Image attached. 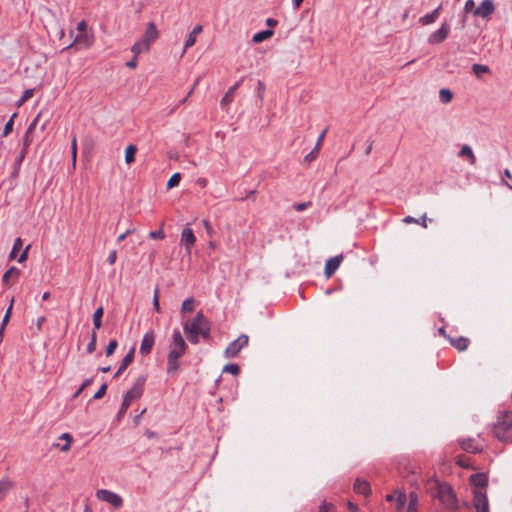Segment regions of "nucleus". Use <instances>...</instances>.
I'll use <instances>...</instances> for the list:
<instances>
[{
    "label": "nucleus",
    "mask_w": 512,
    "mask_h": 512,
    "mask_svg": "<svg viewBox=\"0 0 512 512\" xmlns=\"http://www.w3.org/2000/svg\"><path fill=\"white\" fill-rule=\"evenodd\" d=\"M429 485L431 496L439 501L444 510L455 511L458 509V499L451 485L438 480L432 481Z\"/></svg>",
    "instance_id": "1"
},
{
    "label": "nucleus",
    "mask_w": 512,
    "mask_h": 512,
    "mask_svg": "<svg viewBox=\"0 0 512 512\" xmlns=\"http://www.w3.org/2000/svg\"><path fill=\"white\" fill-rule=\"evenodd\" d=\"M183 329L192 344L199 343L200 336L208 338L210 335V323L201 312L191 322H185Z\"/></svg>",
    "instance_id": "2"
},
{
    "label": "nucleus",
    "mask_w": 512,
    "mask_h": 512,
    "mask_svg": "<svg viewBox=\"0 0 512 512\" xmlns=\"http://www.w3.org/2000/svg\"><path fill=\"white\" fill-rule=\"evenodd\" d=\"M186 348L187 345L181 332L179 331V329H174L172 333V340L169 344V353L167 360L168 373H174L179 369L178 359L184 355Z\"/></svg>",
    "instance_id": "3"
},
{
    "label": "nucleus",
    "mask_w": 512,
    "mask_h": 512,
    "mask_svg": "<svg viewBox=\"0 0 512 512\" xmlns=\"http://www.w3.org/2000/svg\"><path fill=\"white\" fill-rule=\"evenodd\" d=\"M159 37V31L153 22L147 24L146 30L142 37L133 44L131 51L134 55L139 56L142 53H147L154 41Z\"/></svg>",
    "instance_id": "4"
},
{
    "label": "nucleus",
    "mask_w": 512,
    "mask_h": 512,
    "mask_svg": "<svg viewBox=\"0 0 512 512\" xmlns=\"http://www.w3.org/2000/svg\"><path fill=\"white\" fill-rule=\"evenodd\" d=\"M495 436L503 442H512V413L505 412L494 427Z\"/></svg>",
    "instance_id": "5"
},
{
    "label": "nucleus",
    "mask_w": 512,
    "mask_h": 512,
    "mask_svg": "<svg viewBox=\"0 0 512 512\" xmlns=\"http://www.w3.org/2000/svg\"><path fill=\"white\" fill-rule=\"evenodd\" d=\"M144 383H145V378L139 377L136 380L133 387L126 393V395L124 396L123 402L121 404L120 410H119V416L126 413L127 409L132 404V402L141 397V395L143 394Z\"/></svg>",
    "instance_id": "6"
},
{
    "label": "nucleus",
    "mask_w": 512,
    "mask_h": 512,
    "mask_svg": "<svg viewBox=\"0 0 512 512\" xmlns=\"http://www.w3.org/2000/svg\"><path fill=\"white\" fill-rule=\"evenodd\" d=\"M249 337L245 334L240 335L237 339L232 341L225 349L224 356L226 358H234L238 353L248 345Z\"/></svg>",
    "instance_id": "7"
},
{
    "label": "nucleus",
    "mask_w": 512,
    "mask_h": 512,
    "mask_svg": "<svg viewBox=\"0 0 512 512\" xmlns=\"http://www.w3.org/2000/svg\"><path fill=\"white\" fill-rule=\"evenodd\" d=\"M96 497L99 500L110 504L114 508H121L123 505L122 498L117 493L110 490L100 489L96 492Z\"/></svg>",
    "instance_id": "8"
},
{
    "label": "nucleus",
    "mask_w": 512,
    "mask_h": 512,
    "mask_svg": "<svg viewBox=\"0 0 512 512\" xmlns=\"http://www.w3.org/2000/svg\"><path fill=\"white\" fill-rule=\"evenodd\" d=\"M472 506L475 512H490L487 492H474Z\"/></svg>",
    "instance_id": "9"
},
{
    "label": "nucleus",
    "mask_w": 512,
    "mask_h": 512,
    "mask_svg": "<svg viewBox=\"0 0 512 512\" xmlns=\"http://www.w3.org/2000/svg\"><path fill=\"white\" fill-rule=\"evenodd\" d=\"M495 11V4L493 0H483L478 7L473 11L474 16L481 17L488 20L491 14Z\"/></svg>",
    "instance_id": "10"
},
{
    "label": "nucleus",
    "mask_w": 512,
    "mask_h": 512,
    "mask_svg": "<svg viewBox=\"0 0 512 512\" xmlns=\"http://www.w3.org/2000/svg\"><path fill=\"white\" fill-rule=\"evenodd\" d=\"M469 482L472 486V495H474V492H486L488 477L484 473H476L471 475Z\"/></svg>",
    "instance_id": "11"
},
{
    "label": "nucleus",
    "mask_w": 512,
    "mask_h": 512,
    "mask_svg": "<svg viewBox=\"0 0 512 512\" xmlns=\"http://www.w3.org/2000/svg\"><path fill=\"white\" fill-rule=\"evenodd\" d=\"M450 33V26L447 22H443L438 30L431 33L428 37V43L431 45L442 43Z\"/></svg>",
    "instance_id": "12"
},
{
    "label": "nucleus",
    "mask_w": 512,
    "mask_h": 512,
    "mask_svg": "<svg viewBox=\"0 0 512 512\" xmlns=\"http://www.w3.org/2000/svg\"><path fill=\"white\" fill-rule=\"evenodd\" d=\"M196 242V237L190 227H185L181 232L180 243L185 247L186 253L190 254Z\"/></svg>",
    "instance_id": "13"
},
{
    "label": "nucleus",
    "mask_w": 512,
    "mask_h": 512,
    "mask_svg": "<svg viewBox=\"0 0 512 512\" xmlns=\"http://www.w3.org/2000/svg\"><path fill=\"white\" fill-rule=\"evenodd\" d=\"M155 343V333L153 330H149L146 332L142 338L141 344H140V353L142 355H148Z\"/></svg>",
    "instance_id": "14"
},
{
    "label": "nucleus",
    "mask_w": 512,
    "mask_h": 512,
    "mask_svg": "<svg viewBox=\"0 0 512 512\" xmlns=\"http://www.w3.org/2000/svg\"><path fill=\"white\" fill-rule=\"evenodd\" d=\"M343 260L342 255H337L335 257L329 258L325 264L324 273L327 277H330L335 271L339 268L341 262Z\"/></svg>",
    "instance_id": "15"
},
{
    "label": "nucleus",
    "mask_w": 512,
    "mask_h": 512,
    "mask_svg": "<svg viewBox=\"0 0 512 512\" xmlns=\"http://www.w3.org/2000/svg\"><path fill=\"white\" fill-rule=\"evenodd\" d=\"M93 43V36L88 34L87 32L85 33H79L73 43L71 45L68 46L71 47L73 44H79V45H82L84 48H89Z\"/></svg>",
    "instance_id": "16"
},
{
    "label": "nucleus",
    "mask_w": 512,
    "mask_h": 512,
    "mask_svg": "<svg viewBox=\"0 0 512 512\" xmlns=\"http://www.w3.org/2000/svg\"><path fill=\"white\" fill-rule=\"evenodd\" d=\"M459 443L463 450L470 453H476L481 450V445L477 443L475 439L472 438L461 440Z\"/></svg>",
    "instance_id": "17"
},
{
    "label": "nucleus",
    "mask_w": 512,
    "mask_h": 512,
    "mask_svg": "<svg viewBox=\"0 0 512 512\" xmlns=\"http://www.w3.org/2000/svg\"><path fill=\"white\" fill-rule=\"evenodd\" d=\"M203 28L201 25H196L193 30L189 33L185 44H184V50L183 53L190 47H192L197 39V36L202 32Z\"/></svg>",
    "instance_id": "18"
},
{
    "label": "nucleus",
    "mask_w": 512,
    "mask_h": 512,
    "mask_svg": "<svg viewBox=\"0 0 512 512\" xmlns=\"http://www.w3.org/2000/svg\"><path fill=\"white\" fill-rule=\"evenodd\" d=\"M134 351L135 349L131 348L130 351L124 356L118 370L115 373V377L123 373V371L132 363L134 358Z\"/></svg>",
    "instance_id": "19"
},
{
    "label": "nucleus",
    "mask_w": 512,
    "mask_h": 512,
    "mask_svg": "<svg viewBox=\"0 0 512 512\" xmlns=\"http://www.w3.org/2000/svg\"><path fill=\"white\" fill-rule=\"evenodd\" d=\"M442 8V5H439L436 9H434L432 12L422 16L420 19H419V22L422 24V25H430L432 23H434L436 21V19L438 18V15H439V11L441 10Z\"/></svg>",
    "instance_id": "20"
},
{
    "label": "nucleus",
    "mask_w": 512,
    "mask_h": 512,
    "mask_svg": "<svg viewBox=\"0 0 512 512\" xmlns=\"http://www.w3.org/2000/svg\"><path fill=\"white\" fill-rule=\"evenodd\" d=\"M354 490L358 494L367 496L370 492V487L366 481L357 479L354 483Z\"/></svg>",
    "instance_id": "21"
},
{
    "label": "nucleus",
    "mask_w": 512,
    "mask_h": 512,
    "mask_svg": "<svg viewBox=\"0 0 512 512\" xmlns=\"http://www.w3.org/2000/svg\"><path fill=\"white\" fill-rule=\"evenodd\" d=\"M459 156L467 158L471 165H474L476 162V157L473 153L472 148L469 145L462 146V148L459 152Z\"/></svg>",
    "instance_id": "22"
},
{
    "label": "nucleus",
    "mask_w": 512,
    "mask_h": 512,
    "mask_svg": "<svg viewBox=\"0 0 512 512\" xmlns=\"http://www.w3.org/2000/svg\"><path fill=\"white\" fill-rule=\"evenodd\" d=\"M238 87H239V82L228 89V91L226 92V94L224 95V97L221 100L222 106L228 105L229 103L232 102L233 96Z\"/></svg>",
    "instance_id": "23"
},
{
    "label": "nucleus",
    "mask_w": 512,
    "mask_h": 512,
    "mask_svg": "<svg viewBox=\"0 0 512 512\" xmlns=\"http://www.w3.org/2000/svg\"><path fill=\"white\" fill-rule=\"evenodd\" d=\"M137 152V148L135 145L130 144L125 149V162L127 164H131L135 161V154Z\"/></svg>",
    "instance_id": "24"
},
{
    "label": "nucleus",
    "mask_w": 512,
    "mask_h": 512,
    "mask_svg": "<svg viewBox=\"0 0 512 512\" xmlns=\"http://www.w3.org/2000/svg\"><path fill=\"white\" fill-rule=\"evenodd\" d=\"M104 313L103 307H99L93 314V325L95 329H100L102 326V316Z\"/></svg>",
    "instance_id": "25"
},
{
    "label": "nucleus",
    "mask_w": 512,
    "mask_h": 512,
    "mask_svg": "<svg viewBox=\"0 0 512 512\" xmlns=\"http://www.w3.org/2000/svg\"><path fill=\"white\" fill-rule=\"evenodd\" d=\"M20 275V270L16 267H11L9 268L3 275L2 277V282L5 284V285H8L9 284V279L11 277H18Z\"/></svg>",
    "instance_id": "26"
},
{
    "label": "nucleus",
    "mask_w": 512,
    "mask_h": 512,
    "mask_svg": "<svg viewBox=\"0 0 512 512\" xmlns=\"http://www.w3.org/2000/svg\"><path fill=\"white\" fill-rule=\"evenodd\" d=\"M273 35L272 30H263L253 35V42L260 43Z\"/></svg>",
    "instance_id": "27"
},
{
    "label": "nucleus",
    "mask_w": 512,
    "mask_h": 512,
    "mask_svg": "<svg viewBox=\"0 0 512 512\" xmlns=\"http://www.w3.org/2000/svg\"><path fill=\"white\" fill-rule=\"evenodd\" d=\"M451 344L459 351H464L467 348L468 340L464 337L457 339H450Z\"/></svg>",
    "instance_id": "28"
},
{
    "label": "nucleus",
    "mask_w": 512,
    "mask_h": 512,
    "mask_svg": "<svg viewBox=\"0 0 512 512\" xmlns=\"http://www.w3.org/2000/svg\"><path fill=\"white\" fill-rule=\"evenodd\" d=\"M453 99V93L449 90V89H446V88H443L439 91V100L444 103V104H447V103H450Z\"/></svg>",
    "instance_id": "29"
},
{
    "label": "nucleus",
    "mask_w": 512,
    "mask_h": 512,
    "mask_svg": "<svg viewBox=\"0 0 512 512\" xmlns=\"http://www.w3.org/2000/svg\"><path fill=\"white\" fill-rule=\"evenodd\" d=\"M13 486V483L7 479L3 478L0 480V495L6 494Z\"/></svg>",
    "instance_id": "30"
},
{
    "label": "nucleus",
    "mask_w": 512,
    "mask_h": 512,
    "mask_svg": "<svg viewBox=\"0 0 512 512\" xmlns=\"http://www.w3.org/2000/svg\"><path fill=\"white\" fill-rule=\"evenodd\" d=\"M405 223L407 224H410V223H417V224H420L422 227L426 228L427 227V224H426V214H424L420 220L418 219H415L414 217L412 216H407L404 218L403 220Z\"/></svg>",
    "instance_id": "31"
},
{
    "label": "nucleus",
    "mask_w": 512,
    "mask_h": 512,
    "mask_svg": "<svg viewBox=\"0 0 512 512\" xmlns=\"http://www.w3.org/2000/svg\"><path fill=\"white\" fill-rule=\"evenodd\" d=\"M472 71L477 77H480L482 74L489 72V67L482 64H474Z\"/></svg>",
    "instance_id": "32"
},
{
    "label": "nucleus",
    "mask_w": 512,
    "mask_h": 512,
    "mask_svg": "<svg viewBox=\"0 0 512 512\" xmlns=\"http://www.w3.org/2000/svg\"><path fill=\"white\" fill-rule=\"evenodd\" d=\"M181 180L180 173H174L167 182V188L171 189L179 185Z\"/></svg>",
    "instance_id": "33"
},
{
    "label": "nucleus",
    "mask_w": 512,
    "mask_h": 512,
    "mask_svg": "<svg viewBox=\"0 0 512 512\" xmlns=\"http://www.w3.org/2000/svg\"><path fill=\"white\" fill-rule=\"evenodd\" d=\"M194 299L193 298H187L183 301L181 309L183 312H192L194 310Z\"/></svg>",
    "instance_id": "34"
},
{
    "label": "nucleus",
    "mask_w": 512,
    "mask_h": 512,
    "mask_svg": "<svg viewBox=\"0 0 512 512\" xmlns=\"http://www.w3.org/2000/svg\"><path fill=\"white\" fill-rule=\"evenodd\" d=\"M60 439L67 440V443H65L61 447V451H63V452L68 451L70 449L71 443L73 441L72 436L69 433H63V434H61Z\"/></svg>",
    "instance_id": "35"
},
{
    "label": "nucleus",
    "mask_w": 512,
    "mask_h": 512,
    "mask_svg": "<svg viewBox=\"0 0 512 512\" xmlns=\"http://www.w3.org/2000/svg\"><path fill=\"white\" fill-rule=\"evenodd\" d=\"M17 117V113H14L9 121L5 124L4 130H3V136H7L12 130L14 125V119Z\"/></svg>",
    "instance_id": "36"
},
{
    "label": "nucleus",
    "mask_w": 512,
    "mask_h": 512,
    "mask_svg": "<svg viewBox=\"0 0 512 512\" xmlns=\"http://www.w3.org/2000/svg\"><path fill=\"white\" fill-rule=\"evenodd\" d=\"M318 512H337L336 508L332 503H328L326 501H323L321 505L319 506Z\"/></svg>",
    "instance_id": "37"
},
{
    "label": "nucleus",
    "mask_w": 512,
    "mask_h": 512,
    "mask_svg": "<svg viewBox=\"0 0 512 512\" xmlns=\"http://www.w3.org/2000/svg\"><path fill=\"white\" fill-rule=\"evenodd\" d=\"M23 241L20 237L16 238L12 247V251L10 252V258H15L16 252L22 248Z\"/></svg>",
    "instance_id": "38"
},
{
    "label": "nucleus",
    "mask_w": 512,
    "mask_h": 512,
    "mask_svg": "<svg viewBox=\"0 0 512 512\" xmlns=\"http://www.w3.org/2000/svg\"><path fill=\"white\" fill-rule=\"evenodd\" d=\"M93 382V379L92 378H87L83 381V383L81 384V386L77 389V391L74 393L73 395V398H77L81 393L82 391L88 387L89 385H91Z\"/></svg>",
    "instance_id": "39"
},
{
    "label": "nucleus",
    "mask_w": 512,
    "mask_h": 512,
    "mask_svg": "<svg viewBox=\"0 0 512 512\" xmlns=\"http://www.w3.org/2000/svg\"><path fill=\"white\" fill-rule=\"evenodd\" d=\"M33 95L32 89H27L24 91L23 95L20 97V99L17 102V106L20 107L24 104L25 101H27L29 98H31Z\"/></svg>",
    "instance_id": "40"
},
{
    "label": "nucleus",
    "mask_w": 512,
    "mask_h": 512,
    "mask_svg": "<svg viewBox=\"0 0 512 512\" xmlns=\"http://www.w3.org/2000/svg\"><path fill=\"white\" fill-rule=\"evenodd\" d=\"M223 372H227L232 375H237L239 373V367L236 364H227L224 366Z\"/></svg>",
    "instance_id": "41"
},
{
    "label": "nucleus",
    "mask_w": 512,
    "mask_h": 512,
    "mask_svg": "<svg viewBox=\"0 0 512 512\" xmlns=\"http://www.w3.org/2000/svg\"><path fill=\"white\" fill-rule=\"evenodd\" d=\"M149 237L154 239V240H162V239L165 238V234H164L163 229L160 228L159 230L151 231L149 233Z\"/></svg>",
    "instance_id": "42"
},
{
    "label": "nucleus",
    "mask_w": 512,
    "mask_h": 512,
    "mask_svg": "<svg viewBox=\"0 0 512 512\" xmlns=\"http://www.w3.org/2000/svg\"><path fill=\"white\" fill-rule=\"evenodd\" d=\"M395 494L397 495V497H396L397 508L401 509L406 502V495L402 492H395Z\"/></svg>",
    "instance_id": "43"
},
{
    "label": "nucleus",
    "mask_w": 512,
    "mask_h": 512,
    "mask_svg": "<svg viewBox=\"0 0 512 512\" xmlns=\"http://www.w3.org/2000/svg\"><path fill=\"white\" fill-rule=\"evenodd\" d=\"M13 299L11 300L10 302V305L9 307L7 308L6 312H5V315L2 319V327L4 328L5 325L8 323L9 319H10V316H11V311H12V307H13Z\"/></svg>",
    "instance_id": "44"
},
{
    "label": "nucleus",
    "mask_w": 512,
    "mask_h": 512,
    "mask_svg": "<svg viewBox=\"0 0 512 512\" xmlns=\"http://www.w3.org/2000/svg\"><path fill=\"white\" fill-rule=\"evenodd\" d=\"M71 154H72V158H74V164H76V159H77V139H76L75 135L72 137V140H71Z\"/></svg>",
    "instance_id": "45"
},
{
    "label": "nucleus",
    "mask_w": 512,
    "mask_h": 512,
    "mask_svg": "<svg viewBox=\"0 0 512 512\" xmlns=\"http://www.w3.org/2000/svg\"><path fill=\"white\" fill-rule=\"evenodd\" d=\"M118 346V342L116 340H111L106 347V355L110 356L114 353L115 349Z\"/></svg>",
    "instance_id": "46"
},
{
    "label": "nucleus",
    "mask_w": 512,
    "mask_h": 512,
    "mask_svg": "<svg viewBox=\"0 0 512 512\" xmlns=\"http://www.w3.org/2000/svg\"><path fill=\"white\" fill-rule=\"evenodd\" d=\"M153 307L154 309L159 312L160 311V304H159V289L156 287L154 290V296H153Z\"/></svg>",
    "instance_id": "47"
},
{
    "label": "nucleus",
    "mask_w": 512,
    "mask_h": 512,
    "mask_svg": "<svg viewBox=\"0 0 512 512\" xmlns=\"http://www.w3.org/2000/svg\"><path fill=\"white\" fill-rule=\"evenodd\" d=\"M96 348V334L92 333L91 340L87 345V352L92 353Z\"/></svg>",
    "instance_id": "48"
},
{
    "label": "nucleus",
    "mask_w": 512,
    "mask_h": 512,
    "mask_svg": "<svg viewBox=\"0 0 512 512\" xmlns=\"http://www.w3.org/2000/svg\"><path fill=\"white\" fill-rule=\"evenodd\" d=\"M106 389H107V385L106 384H103L99 390L94 394V399H100L104 396L105 392H106Z\"/></svg>",
    "instance_id": "49"
},
{
    "label": "nucleus",
    "mask_w": 512,
    "mask_h": 512,
    "mask_svg": "<svg viewBox=\"0 0 512 512\" xmlns=\"http://www.w3.org/2000/svg\"><path fill=\"white\" fill-rule=\"evenodd\" d=\"M116 259H117V252H116V250L110 251V253H109L108 257H107V262L110 265H114L115 262H116Z\"/></svg>",
    "instance_id": "50"
},
{
    "label": "nucleus",
    "mask_w": 512,
    "mask_h": 512,
    "mask_svg": "<svg viewBox=\"0 0 512 512\" xmlns=\"http://www.w3.org/2000/svg\"><path fill=\"white\" fill-rule=\"evenodd\" d=\"M135 231L134 228H129L127 229L124 233L120 234L118 237H117V242H121L123 240L126 239V237L130 234H132L133 232Z\"/></svg>",
    "instance_id": "51"
},
{
    "label": "nucleus",
    "mask_w": 512,
    "mask_h": 512,
    "mask_svg": "<svg viewBox=\"0 0 512 512\" xmlns=\"http://www.w3.org/2000/svg\"><path fill=\"white\" fill-rule=\"evenodd\" d=\"M326 132H327V128L323 130V132L319 135L318 139H317V142H316V145H315V150H319L320 149V146L325 138V135H326Z\"/></svg>",
    "instance_id": "52"
},
{
    "label": "nucleus",
    "mask_w": 512,
    "mask_h": 512,
    "mask_svg": "<svg viewBox=\"0 0 512 512\" xmlns=\"http://www.w3.org/2000/svg\"><path fill=\"white\" fill-rule=\"evenodd\" d=\"M309 206H310V202L296 203L294 205V209L296 211H303V210L307 209Z\"/></svg>",
    "instance_id": "53"
},
{
    "label": "nucleus",
    "mask_w": 512,
    "mask_h": 512,
    "mask_svg": "<svg viewBox=\"0 0 512 512\" xmlns=\"http://www.w3.org/2000/svg\"><path fill=\"white\" fill-rule=\"evenodd\" d=\"M45 321H46L45 316H39V317L36 319V321H35V326H36V328H37V330H38V331H40V330H41V328H42L43 324L45 323Z\"/></svg>",
    "instance_id": "54"
},
{
    "label": "nucleus",
    "mask_w": 512,
    "mask_h": 512,
    "mask_svg": "<svg viewBox=\"0 0 512 512\" xmlns=\"http://www.w3.org/2000/svg\"><path fill=\"white\" fill-rule=\"evenodd\" d=\"M474 6H475V3L473 0H467L464 5V12L468 13L469 11H471L474 8Z\"/></svg>",
    "instance_id": "55"
},
{
    "label": "nucleus",
    "mask_w": 512,
    "mask_h": 512,
    "mask_svg": "<svg viewBox=\"0 0 512 512\" xmlns=\"http://www.w3.org/2000/svg\"><path fill=\"white\" fill-rule=\"evenodd\" d=\"M86 27H87V24L86 22L83 20V21H80L77 25V30L79 33H85L86 32Z\"/></svg>",
    "instance_id": "56"
},
{
    "label": "nucleus",
    "mask_w": 512,
    "mask_h": 512,
    "mask_svg": "<svg viewBox=\"0 0 512 512\" xmlns=\"http://www.w3.org/2000/svg\"><path fill=\"white\" fill-rule=\"evenodd\" d=\"M137 57L138 56L134 55L133 59L126 63V66L131 69L136 68L137 67Z\"/></svg>",
    "instance_id": "57"
},
{
    "label": "nucleus",
    "mask_w": 512,
    "mask_h": 512,
    "mask_svg": "<svg viewBox=\"0 0 512 512\" xmlns=\"http://www.w3.org/2000/svg\"><path fill=\"white\" fill-rule=\"evenodd\" d=\"M30 246L28 245L25 250L22 252V254L20 255V257L18 258V262L22 263L24 262L26 259H27V256H28V250H29Z\"/></svg>",
    "instance_id": "58"
},
{
    "label": "nucleus",
    "mask_w": 512,
    "mask_h": 512,
    "mask_svg": "<svg viewBox=\"0 0 512 512\" xmlns=\"http://www.w3.org/2000/svg\"><path fill=\"white\" fill-rule=\"evenodd\" d=\"M40 115L38 114L35 119L30 123V125L28 126V129H27V132H31L32 130L35 129L36 125H37V122H38V119H39Z\"/></svg>",
    "instance_id": "59"
},
{
    "label": "nucleus",
    "mask_w": 512,
    "mask_h": 512,
    "mask_svg": "<svg viewBox=\"0 0 512 512\" xmlns=\"http://www.w3.org/2000/svg\"><path fill=\"white\" fill-rule=\"evenodd\" d=\"M317 153H318V150L314 149L313 151H311L309 154L306 155L305 159H307L308 161H312L316 158Z\"/></svg>",
    "instance_id": "60"
},
{
    "label": "nucleus",
    "mask_w": 512,
    "mask_h": 512,
    "mask_svg": "<svg viewBox=\"0 0 512 512\" xmlns=\"http://www.w3.org/2000/svg\"><path fill=\"white\" fill-rule=\"evenodd\" d=\"M410 503H412V506L416 507L417 496L415 493L410 494Z\"/></svg>",
    "instance_id": "61"
},
{
    "label": "nucleus",
    "mask_w": 512,
    "mask_h": 512,
    "mask_svg": "<svg viewBox=\"0 0 512 512\" xmlns=\"http://www.w3.org/2000/svg\"><path fill=\"white\" fill-rule=\"evenodd\" d=\"M302 2L303 0H292L293 8L298 9L301 6Z\"/></svg>",
    "instance_id": "62"
},
{
    "label": "nucleus",
    "mask_w": 512,
    "mask_h": 512,
    "mask_svg": "<svg viewBox=\"0 0 512 512\" xmlns=\"http://www.w3.org/2000/svg\"><path fill=\"white\" fill-rule=\"evenodd\" d=\"M348 508L352 511V512H358V508L355 504H353L352 502H348Z\"/></svg>",
    "instance_id": "63"
},
{
    "label": "nucleus",
    "mask_w": 512,
    "mask_h": 512,
    "mask_svg": "<svg viewBox=\"0 0 512 512\" xmlns=\"http://www.w3.org/2000/svg\"><path fill=\"white\" fill-rule=\"evenodd\" d=\"M407 512H417L416 507L412 506V503H409Z\"/></svg>",
    "instance_id": "64"
}]
</instances>
